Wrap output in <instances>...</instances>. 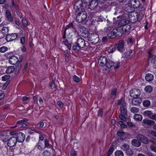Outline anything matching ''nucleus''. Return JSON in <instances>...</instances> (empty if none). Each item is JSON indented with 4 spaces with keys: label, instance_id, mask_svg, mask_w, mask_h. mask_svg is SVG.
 Here are the masks:
<instances>
[{
    "label": "nucleus",
    "instance_id": "nucleus-1",
    "mask_svg": "<svg viewBox=\"0 0 156 156\" xmlns=\"http://www.w3.org/2000/svg\"><path fill=\"white\" fill-rule=\"evenodd\" d=\"M86 41L83 38H78L76 41V44L74 45L72 49L76 51H79L81 49L84 48L86 46Z\"/></svg>",
    "mask_w": 156,
    "mask_h": 156
},
{
    "label": "nucleus",
    "instance_id": "nucleus-2",
    "mask_svg": "<svg viewBox=\"0 0 156 156\" xmlns=\"http://www.w3.org/2000/svg\"><path fill=\"white\" fill-rule=\"evenodd\" d=\"M88 40L90 43L96 44L99 41L98 35L96 33L90 34L88 37Z\"/></svg>",
    "mask_w": 156,
    "mask_h": 156
},
{
    "label": "nucleus",
    "instance_id": "nucleus-3",
    "mask_svg": "<svg viewBox=\"0 0 156 156\" xmlns=\"http://www.w3.org/2000/svg\"><path fill=\"white\" fill-rule=\"evenodd\" d=\"M130 26L129 24L127 25L124 27L118 28L119 30L118 35L119 36H121L123 34H125L128 33L130 29Z\"/></svg>",
    "mask_w": 156,
    "mask_h": 156
},
{
    "label": "nucleus",
    "instance_id": "nucleus-4",
    "mask_svg": "<svg viewBox=\"0 0 156 156\" xmlns=\"http://www.w3.org/2000/svg\"><path fill=\"white\" fill-rule=\"evenodd\" d=\"M87 17V14L85 11H82L78 13L76 17V20L81 23L85 20Z\"/></svg>",
    "mask_w": 156,
    "mask_h": 156
},
{
    "label": "nucleus",
    "instance_id": "nucleus-5",
    "mask_svg": "<svg viewBox=\"0 0 156 156\" xmlns=\"http://www.w3.org/2000/svg\"><path fill=\"white\" fill-rule=\"evenodd\" d=\"M143 17V16L142 14L139 15V16L138 13L136 12L135 13H133L131 15L130 19L132 23H134L138 20H140Z\"/></svg>",
    "mask_w": 156,
    "mask_h": 156
},
{
    "label": "nucleus",
    "instance_id": "nucleus-6",
    "mask_svg": "<svg viewBox=\"0 0 156 156\" xmlns=\"http://www.w3.org/2000/svg\"><path fill=\"white\" fill-rule=\"evenodd\" d=\"M98 6V0H91L89 5V9L91 10H95Z\"/></svg>",
    "mask_w": 156,
    "mask_h": 156
},
{
    "label": "nucleus",
    "instance_id": "nucleus-7",
    "mask_svg": "<svg viewBox=\"0 0 156 156\" xmlns=\"http://www.w3.org/2000/svg\"><path fill=\"white\" fill-rule=\"evenodd\" d=\"M78 32L83 37H85L87 36L88 31L85 27H80L78 29Z\"/></svg>",
    "mask_w": 156,
    "mask_h": 156
},
{
    "label": "nucleus",
    "instance_id": "nucleus-8",
    "mask_svg": "<svg viewBox=\"0 0 156 156\" xmlns=\"http://www.w3.org/2000/svg\"><path fill=\"white\" fill-rule=\"evenodd\" d=\"M155 122L152 120L147 119H144L143 121L142 125L146 128H148V126H151L154 125Z\"/></svg>",
    "mask_w": 156,
    "mask_h": 156
},
{
    "label": "nucleus",
    "instance_id": "nucleus-9",
    "mask_svg": "<svg viewBox=\"0 0 156 156\" xmlns=\"http://www.w3.org/2000/svg\"><path fill=\"white\" fill-rule=\"evenodd\" d=\"M140 92L139 90L134 89L131 90L130 92V95L131 97L137 98L140 96Z\"/></svg>",
    "mask_w": 156,
    "mask_h": 156
},
{
    "label": "nucleus",
    "instance_id": "nucleus-10",
    "mask_svg": "<svg viewBox=\"0 0 156 156\" xmlns=\"http://www.w3.org/2000/svg\"><path fill=\"white\" fill-rule=\"evenodd\" d=\"M119 30L118 28H115L113 30L109 32L108 34V37L111 38H114L118 35V32Z\"/></svg>",
    "mask_w": 156,
    "mask_h": 156
},
{
    "label": "nucleus",
    "instance_id": "nucleus-11",
    "mask_svg": "<svg viewBox=\"0 0 156 156\" xmlns=\"http://www.w3.org/2000/svg\"><path fill=\"white\" fill-rule=\"evenodd\" d=\"M116 48L120 52H123L124 50V43L122 41H120L119 42L115 45Z\"/></svg>",
    "mask_w": 156,
    "mask_h": 156
},
{
    "label": "nucleus",
    "instance_id": "nucleus-12",
    "mask_svg": "<svg viewBox=\"0 0 156 156\" xmlns=\"http://www.w3.org/2000/svg\"><path fill=\"white\" fill-rule=\"evenodd\" d=\"M83 2L82 0L77 1L75 4L74 6L75 9L78 10H82L83 8Z\"/></svg>",
    "mask_w": 156,
    "mask_h": 156
},
{
    "label": "nucleus",
    "instance_id": "nucleus-13",
    "mask_svg": "<svg viewBox=\"0 0 156 156\" xmlns=\"http://www.w3.org/2000/svg\"><path fill=\"white\" fill-rule=\"evenodd\" d=\"M16 138L18 142L22 143L25 140V136L22 132H19L17 134V137Z\"/></svg>",
    "mask_w": 156,
    "mask_h": 156
},
{
    "label": "nucleus",
    "instance_id": "nucleus-14",
    "mask_svg": "<svg viewBox=\"0 0 156 156\" xmlns=\"http://www.w3.org/2000/svg\"><path fill=\"white\" fill-rule=\"evenodd\" d=\"M17 141L16 138L12 137L8 140V145L10 147H13L16 144Z\"/></svg>",
    "mask_w": 156,
    "mask_h": 156
},
{
    "label": "nucleus",
    "instance_id": "nucleus-15",
    "mask_svg": "<svg viewBox=\"0 0 156 156\" xmlns=\"http://www.w3.org/2000/svg\"><path fill=\"white\" fill-rule=\"evenodd\" d=\"M17 38V35L16 34H12L7 35L5 38L6 41L8 42L14 40Z\"/></svg>",
    "mask_w": 156,
    "mask_h": 156
},
{
    "label": "nucleus",
    "instance_id": "nucleus-16",
    "mask_svg": "<svg viewBox=\"0 0 156 156\" xmlns=\"http://www.w3.org/2000/svg\"><path fill=\"white\" fill-rule=\"evenodd\" d=\"M137 139L140 140L143 143L147 144L148 143V141L147 139L143 135L139 134L137 136Z\"/></svg>",
    "mask_w": 156,
    "mask_h": 156
},
{
    "label": "nucleus",
    "instance_id": "nucleus-17",
    "mask_svg": "<svg viewBox=\"0 0 156 156\" xmlns=\"http://www.w3.org/2000/svg\"><path fill=\"white\" fill-rule=\"evenodd\" d=\"M129 21L128 20L123 19L121 20L119 22L118 27L117 28H119L122 27H124L127 25H129Z\"/></svg>",
    "mask_w": 156,
    "mask_h": 156
},
{
    "label": "nucleus",
    "instance_id": "nucleus-18",
    "mask_svg": "<svg viewBox=\"0 0 156 156\" xmlns=\"http://www.w3.org/2000/svg\"><path fill=\"white\" fill-rule=\"evenodd\" d=\"M18 61V58L14 55L11 57L9 60V62L11 64L14 65L17 63Z\"/></svg>",
    "mask_w": 156,
    "mask_h": 156
},
{
    "label": "nucleus",
    "instance_id": "nucleus-19",
    "mask_svg": "<svg viewBox=\"0 0 156 156\" xmlns=\"http://www.w3.org/2000/svg\"><path fill=\"white\" fill-rule=\"evenodd\" d=\"M134 9L130 2H129L128 4H126L125 6V10L129 13L131 12Z\"/></svg>",
    "mask_w": 156,
    "mask_h": 156
},
{
    "label": "nucleus",
    "instance_id": "nucleus-20",
    "mask_svg": "<svg viewBox=\"0 0 156 156\" xmlns=\"http://www.w3.org/2000/svg\"><path fill=\"white\" fill-rule=\"evenodd\" d=\"M107 61L106 57L102 56L98 60V62L101 66H105Z\"/></svg>",
    "mask_w": 156,
    "mask_h": 156
},
{
    "label": "nucleus",
    "instance_id": "nucleus-21",
    "mask_svg": "<svg viewBox=\"0 0 156 156\" xmlns=\"http://www.w3.org/2000/svg\"><path fill=\"white\" fill-rule=\"evenodd\" d=\"M130 2L134 9L139 7L140 5V3L138 0H131Z\"/></svg>",
    "mask_w": 156,
    "mask_h": 156
},
{
    "label": "nucleus",
    "instance_id": "nucleus-22",
    "mask_svg": "<svg viewBox=\"0 0 156 156\" xmlns=\"http://www.w3.org/2000/svg\"><path fill=\"white\" fill-rule=\"evenodd\" d=\"M141 100L139 98H134L132 101V104L134 105H136L141 103Z\"/></svg>",
    "mask_w": 156,
    "mask_h": 156
},
{
    "label": "nucleus",
    "instance_id": "nucleus-23",
    "mask_svg": "<svg viewBox=\"0 0 156 156\" xmlns=\"http://www.w3.org/2000/svg\"><path fill=\"white\" fill-rule=\"evenodd\" d=\"M115 103L117 105H120V106H123V107L126 105L125 100L122 98L117 100L115 101Z\"/></svg>",
    "mask_w": 156,
    "mask_h": 156
},
{
    "label": "nucleus",
    "instance_id": "nucleus-24",
    "mask_svg": "<svg viewBox=\"0 0 156 156\" xmlns=\"http://www.w3.org/2000/svg\"><path fill=\"white\" fill-rule=\"evenodd\" d=\"M120 110L122 114L124 115H126L127 114V112L126 105H125L124 107L120 106Z\"/></svg>",
    "mask_w": 156,
    "mask_h": 156
},
{
    "label": "nucleus",
    "instance_id": "nucleus-25",
    "mask_svg": "<svg viewBox=\"0 0 156 156\" xmlns=\"http://www.w3.org/2000/svg\"><path fill=\"white\" fill-rule=\"evenodd\" d=\"M132 144L136 147H139L141 145V142L136 139H133L131 141Z\"/></svg>",
    "mask_w": 156,
    "mask_h": 156
},
{
    "label": "nucleus",
    "instance_id": "nucleus-26",
    "mask_svg": "<svg viewBox=\"0 0 156 156\" xmlns=\"http://www.w3.org/2000/svg\"><path fill=\"white\" fill-rule=\"evenodd\" d=\"M42 147L43 144L39 140L37 144L35 147L39 150L41 151L43 150Z\"/></svg>",
    "mask_w": 156,
    "mask_h": 156
},
{
    "label": "nucleus",
    "instance_id": "nucleus-27",
    "mask_svg": "<svg viewBox=\"0 0 156 156\" xmlns=\"http://www.w3.org/2000/svg\"><path fill=\"white\" fill-rule=\"evenodd\" d=\"M154 79L153 75L151 74L148 73L145 76V79L147 81H152Z\"/></svg>",
    "mask_w": 156,
    "mask_h": 156
},
{
    "label": "nucleus",
    "instance_id": "nucleus-28",
    "mask_svg": "<svg viewBox=\"0 0 156 156\" xmlns=\"http://www.w3.org/2000/svg\"><path fill=\"white\" fill-rule=\"evenodd\" d=\"M6 15L8 20L10 22L12 21V18L11 13L9 10H7L6 12Z\"/></svg>",
    "mask_w": 156,
    "mask_h": 156
},
{
    "label": "nucleus",
    "instance_id": "nucleus-29",
    "mask_svg": "<svg viewBox=\"0 0 156 156\" xmlns=\"http://www.w3.org/2000/svg\"><path fill=\"white\" fill-rule=\"evenodd\" d=\"M15 68L14 66H11L8 67L6 69V73L7 74H10L12 73L15 70Z\"/></svg>",
    "mask_w": 156,
    "mask_h": 156
},
{
    "label": "nucleus",
    "instance_id": "nucleus-30",
    "mask_svg": "<svg viewBox=\"0 0 156 156\" xmlns=\"http://www.w3.org/2000/svg\"><path fill=\"white\" fill-rule=\"evenodd\" d=\"M133 118L136 120L140 121H141L143 117L142 116L139 114H135L134 115Z\"/></svg>",
    "mask_w": 156,
    "mask_h": 156
},
{
    "label": "nucleus",
    "instance_id": "nucleus-31",
    "mask_svg": "<svg viewBox=\"0 0 156 156\" xmlns=\"http://www.w3.org/2000/svg\"><path fill=\"white\" fill-rule=\"evenodd\" d=\"M152 114V113L151 111L148 110L144 111L143 114L144 116L148 117L150 119H151V117Z\"/></svg>",
    "mask_w": 156,
    "mask_h": 156
},
{
    "label": "nucleus",
    "instance_id": "nucleus-32",
    "mask_svg": "<svg viewBox=\"0 0 156 156\" xmlns=\"http://www.w3.org/2000/svg\"><path fill=\"white\" fill-rule=\"evenodd\" d=\"M22 64L20 63H19L16 66V68H15V74H17L21 68Z\"/></svg>",
    "mask_w": 156,
    "mask_h": 156
},
{
    "label": "nucleus",
    "instance_id": "nucleus-33",
    "mask_svg": "<svg viewBox=\"0 0 156 156\" xmlns=\"http://www.w3.org/2000/svg\"><path fill=\"white\" fill-rule=\"evenodd\" d=\"M114 62L111 61L109 60L107 61V62L105 65V66L108 68H110L114 65Z\"/></svg>",
    "mask_w": 156,
    "mask_h": 156
},
{
    "label": "nucleus",
    "instance_id": "nucleus-34",
    "mask_svg": "<svg viewBox=\"0 0 156 156\" xmlns=\"http://www.w3.org/2000/svg\"><path fill=\"white\" fill-rule=\"evenodd\" d=\"M9 31L8 28L7 27H3L1 30L2 33L4 35H6L8 34Z\"/></svg>",
    "mask_w": 156,
    "mask_h": 156
},
{
    "label": "nucleus",
    "instance_id": "nucleus-35",
    "mask_svg": "<svg viewBox=\"0 0 156 156\" xmlns=\"http://www.w3.org/2000/svg\"><path fill=\"white\" fill-rule=\"evenodd\" d=\"M116 47L115 46H111L107 48V51L109 53H111L114 52L115 50Z\"/></svg>",
    "mask_w": 156,
    "mask_h": 156
},
{
    "label": "nucleus",
    "instance_id": "nucleus-36",
    "mask_svg": "<svg viewBox=\"0 0 156 156\" xmlns=\"http://www.w3.org/2000/svg\"><path fill=\"white\" fill-rule=\"evenodd\" d=\"M9 82V81H7L3 84L0 83V87H1L2 89L5 90L8 85Z\"/></svg>",
    "mask_w": 156,
    "mask_h": 156
},
{
    "label": "nucleus",
    "instance_id": "nucleus-37",
    "mask_svg": "<svg viewBox=\"0 0 156 156\" xmlns=\"http://www.w3.org/2000/svg\"><path fill=\"white\" fill-rule=\"evenodd\" d=\"M117 92V89L116 88L112 89L111 93V97L113 98H115Z\"/></svg>",
    "mask_w": 156,
    "mask_h": 156
},
{
    "label": "nucleus",
    "instance_id": "nucleus-38",
    "mask_svg": "<svg viewBox=\"0 0 156 156\" xmlns=\"http://www.w3.org/2000/svg\"><path fill=\"white\" fill-rule=\"evenodd\" d=\"M44 148H49L51 147V145L47 139H45L44 140Z\"/></svg>",
    "mask_w": 156,
    "mask_h": 156
},
{
    "label": "nucleus",
    "instance_id": "nucleus-39",
    "mask_svg": "<svg viewBox=\"0 0 156 156\" xmlns=\"http://www.w3.org/2000/svg\"><path fill=\"white\" fill-rule=\"evenodd\" d=\"M27 121V120L26 119H22L21 120H19L17 122L16 125L15 126L12 127L11 128H14L16 127L17 126V125L19 124V125L18 126L19 127L21 124H22L23 122H26Z\"/></svg>",
    "mask_w": 156,
    "mask_h": 156
},
{
    "label": "nucleus",
    "instance_id": "nucleus-40",
    "mask_svg": "<svg viewBox=\"0 0 156 156\" xmlns=\"http://www.w3.org/2000/svg\"><path fill=\"white\" fill-rule=\"evenodd\" d=\"M121 148L123 150L125 151L126 152L129 148V146L127 144H124L122 145Z\"/></svg>",
    "mask_w": 156,
    "mask_h": 156
},
{
    "label": "nucleus",
    "instance_id": "nucleus-41",
    "mask_svg": "<svg viewBox=\"0 0 156 156\" xmlns=\"http://www.w3.org/2000/svg\"><path fill=\"white\" fill-rule=\"evenodd\" d=\"M148 54L149 59H151V60L152 61V60L154 61L156 60V56L155 55H152L151 53L150 52H148Z\"/></svg>",
    "mask_w": 156,
    "mask_h": 156
},
{
    "label": "nucleus",
    "instance_id": "nucleus-42",
    "mask_svg": "<svg viewBox=\"0 0 156 156\" xmlns=\"http://www.w3.org/2000/svg\"><path fill=\"white\" fill-rule=\"evenodd\" d=\"M115 156H124L123 152L121 151H117L115 152Z\"/></svg>",
    "mask_w": 156,
    "mask_h": 156
},
{
    "label": "nucleus",
    "instance_id": "nucleus-43",
    "mask_svg": "<svg viewBox=\"0 0 156 156\" xmlns=\"http://www.w3.org/2000/svg\"><path fill=\"white\" fill-rule=\"evenodd\" d=\"M144 90L146 92H150L152 91V88L151 86H147L145 87Z\"/></svg>",
    "mask_w": 156,
    "mask_h": 156
},
{
    "label": "nucleus",
    "instance_id": "nucleus-44",
    "mask_svg": "<svg viewBox=\"0 0 156 156\" xmlns=\"http://www.w3.org/2000/svg\"><path fill=\"white\" fill-rule=\"evenodd\" d=\"M73 80L76 83H79L80 81V78L76 75H74L73 76Z\"/></svg>",
    "mask_w": 156,
    "mask_h": 156
},
{
    "label": "nucleus",
    "instance_id": "nucleus-45",
    "mask_svg": "<svg viewBox=\"0 0 156 156\" xmlns=\"http://www.w3.org/2000/svg\"><path fill=\"white\" fill-rule=\"evenodd\" d=\"M130 111L132 113H137L139 111L138 108L133 107L131 108Z\"/></svg>",
    "mask_w": 156,
    "mask_h": 156
},
{
    "label": "nucleus",
    "instance_id": "nucleus-46",
    "mask_svg": "<svg viewBox=\"0 0 156 156\" xmlns=\"http://www.w3.org/2000/svg\"><path fill=\"white\" fill-rule=\"evenodd\" d=\"M10 77L9 75H5L2 77V80L3 81H8V80L10 79Z\"/></svg>",
    "mask_w": 156,
    "mask_h": 156
},
{
    "label": "nucleus",
    "instance_id": "nucleus-47",
    "mask_svg": "<svg viewBox=\"0 0 156 156\" xmlns=\"http://www.w3.org/2000/svg\"><path fill=\"white\" fill-rule=\"evenodd\" d=\"M114 150V148L113 147H111L108 151L107 154V156H110L112 154Z\"/></svg>",
    "mask_w": 156,
    "mask_h": 156
},
{
    "label": "nucleus",
    "instance_id": "nucleus-48",
    "mask_svg": "<svg viewBox=\"0 0 156 156\" xmlns=\"http://www.w3.org/2000/svg\"><path fill=\"white\" fill-rule=\"evenodd\" d=\"M150 102L149 100L144 101L143 102V105L145 107H148L150 105Z\"/></svg>",
    "mask_w": 156,
    "mask_h": 156
},
{
    "label": "nucleus",
    "instance_id": "nucleus-49",
    "mask_svg": "<svg viewBox=\"0 0 156 156\" xmlns=\"http://www.w3.org/2000/svg\"><path fill=\"white\" fill-rule=\"evenodd\" d=\"M8 50V48L6 47L2 46L0 48V52L4 53Z\"/></svg>",
    "mask_w": 156,
    "mask_h": 156
},
{
    "label": "nucleus",
    "instance_id": "nucleus-50",
    "mask_svg": "<svg viewBox=\"0 0 156 156\" xmlns=\"http://www.w3.org/2000/svg\"><path fill=\"white\" fill-rule=\"evenodd\" d=\"M118 124L122 128H125L126 127V125L122 121H119L118 122Z\"/></svg>",
    "mask_w": 156,
    "mask_h": 156
},
{
    "label": "nucleus",
    "instance_id": "nucleus-51",
    "mask_svg": "<svg viewBox=\"0 0 156 156\" xmlns=\"http://www.w3.org/2000/svg\"><path fill=\"white\" fill-rule=\"evenodd\" d=\"M119 65L120 62L119 61L117 62L114 63V64L113 66H114V69L115 70L119 68Z\"/></svg>",
    "mask_w": 156,
    "mask_h": 156
},
{
    "label": "nucleus",
    "instance_id": "nucleus-52",
    "mask_svg": "<svg viewBox=\"0 0 156 156\" xmlns=\"http://www.w3.org/2000/svg\"><path fill=\"white\" fill-rule=\"evenodd\" d=\"M73 28V24L72 23H70L66 26L65 28V30L64 33H66V30L69 28Z\"/></svg>",
    "mask_w": 156,
    "mask_h": 156
},
{
    "label": "nucleus",
    "instance_id": "nucleus-53",
    "mask_svg": "<svg viewBox=\"0 0 156 156\" xmlns=\"http://www.w3.org/2000/svg\"><path fill=\"white\" fill-rule=\"evenodd\" d=\"M43 156H50L51 153L48 150L44 151L43 153Z\"/></svg>",
    "mask_w": 156,
    "mask_h": 156
},
{
    "label": "nucleus",
    "instance_id": "nucleus-54",
    "mask_svg": "<svg viewBox=\"0 0 156 156\" xmlns=\"http://www.w3.org/2000/svg\"><path fill=\"white\" fill-rule=\"evenodd\" d=\"M50 87L52 89H55L56 88V86L55 84L54 83L53 80V79L50 85Z\"/></svg>",
    "mask_w": 156,
    "mask_h": 156
},
{
    "label": "nucleus",
    "instance_id": "nucleus-55",
    "mask_svg": "<svg viewBox=\"0 0 156 156\" xmlns=\"http://www.w3.org/2000/svg\"><path fill=\"white\" fill-rule=\"evenodd\" d=\"M126 154L129 155L131 156L133 154V152L131 149L129 148L126 152Z\"/></svg>",
    "mask_w": 156,
    "mask_h": 156
},
{
    "label": "nucleus",
    "instance_id": "nucleus-56",
    "mask_svg": "<svg viewBox=\"0 0 156 156\" xmlns=\"http://www.w3.org/2000/svg\"><path fill=\"white\" fill-rule=\"evenodd\" d=\"M22 22L24 26L26 27L27 25L28 22L25 18H23Z\"/></svg>",
    "mask_w": 156,
    "mask_h": 156
},
{
    "label": "nucleus",
    "instance_id": "nucleus-57",
    "mask_svg": "<svg viewBox=\"0 0 156 156\" xmlns=\"http://www.w3.org/2000/svg\"><path fill=\"white\" fill-rule=\"evenodd\" d=\"M103 109L102 108H101L99 109L98 112V116L99 117H101L103 114Z\"/></svg>",
    "mask_w": 156,
    "mask_h": 156
},
{
    "label": "nucleus",
    "instance_id": "nucleus-58",
    "mask_svg": "<svg viewBox=\"0 0 156 156\" xmlns=\"http://www.w3.org/2000/svg\"><path fill=\"white\" fill-rule=\"evenodd\" d=\"M124 134V132L122 131H118L117 132V134L118 136H121Z\"/></svg>",
    "mask_w": 156,
    "mask_h": 156
},
{
    "label": "nucleus",
    "instance_id": "nucleus-59",
    "mask_svg": "<svg viewBox=\"0 0 156 156\" xmlns=\"http://www.w3.org/2000/svg\"><path fill=\"white\" fill-rule=\"evenodd\" d=\"M124 115H119V117L120 119L123 120L124 121H126V118L125 117Z\"/></svg>",
    "mask_w": 156,
    "mask_h": 156
},
{
    "label": "nucleus",
    "instance_id": "nucleus-60",
    "mask_svg": "<svg viewBox=\"0 0 156 156\" xmlns=\"http://www.w3.org/2000/svg\"><path fill=\"white\" fill-rule=\"evenodd\" d=\"M149 133L152 136L156 137V131L153 130H150Z\"/></svg>",
    "mask_w": 156,
    "mask_h": 156
},
{
    "label": "nucleus",
    "instance_id": "nucleus-61",
    "mask_svg": "<svg viewBox=\"0 0 156 156\" xmlns=\"http://www.w3.org/2000/svg\"><path fill=\"white\" fill-rule=\"evenodd\" d=\"M25 41V39L24 37H22L20 39V42L21 44L23 45Z\"/></svg>",
    "mask_w": 156,
    "mask_h": 156
},
{
    "label": "nucleus",
    "instance_id": "nucleus-62",
    "mask_svg": "<svg viewBox=\"0 0 156 156\" xmlns=\"http://www.w3.org/2000/svg\"><path fill=\"white\" fill-rule=\"evenodd\" d=\"M57 104L58 105V106H59L61 108L63 107L64 105L63 103L61 101H58L57 103Z\"/></svg>",
    "mask_w": 156,
    "mask_h": 156
},
{
    "label": "nucleus",
    "instance_id": "nucleus-63",
    "mask_svg": "<svg viewBox=\"0 0 156 156\" xmlns=\"http://www.w3.org/2000/svg\"><path fill=\"white\" fill-rule=\"evenodd\" d=\"M150 148L152 151L156 152V147L153 145H151Z\"/></svg>",
    "mask_w": 156,
    "mask_h": 156
},
{
    "label": "nucleus",
    "instance_id": "nucleus-64",
    "mask_svg": "<svg viewBox=\"0 0 156 156\" xmlns=\"http://www.w3.org/2000/svg\"><path fill=\"white\" fill-rule=\"evenodd\" d=\"M21 50L23 52H25L26 51V48L24 45H23L21 48Z\"/></svg>",
    "mask_w": 156,
    "mask_h": 156
}]
</instances>
